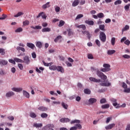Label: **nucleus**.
Returning <instances> with one entry per match:
<instances>
[{
	"instance_id": "nucleus-1",
	"label": "nucleus",
	"mask_w": 130,
	"mask_h": 130,
	"mask_svg": "<svg viewBox=\"0 0 130 130\" xmlns=\"http://www.w3.org/2000/svg\"><path fill=\"white\" fill-rule=\"evenodd\" d=\"M90 70L92 71V72H93V71H96V74L98 77H99V78H101V79H102V80H103L104 82L107 80V76L100 71L99 69H96L93 67H91Z\"/></svg>"
},
{
	"instance_id": "nucleus-2",
	"label": "nucleus",
	"mask_w": 130,
	"mask_h": 130,
	"mask_svg": "<svg viewBox=\"0 0 130 130\" xmlns=\"http://www.w3.org/2000/svg\"><path fill=\"white\" fill-rule=\"evenodd\" d=\"M103 67L104 68L101 69V72H103V73H107V72H109L111 70L109 64L105 63L103 64Z\"/></svg>"
},
{
	"instance_id": "nucleus-3",
	"label": "nucleus",
	"mask_w": 130,
	"mask_h": 130,
	"mask_svg": "<svg viewBox=\"0 0 130 130\" xmlns=\"http://www.w3.org/2000/svg\"><path fill=\"white\" fill-rule=\"evenodd\" d=\"M99 38L102 42H105L106 41V35L104 32L100 31Z\"/></svg>"
},
{
	"instance_id": "nucleus-4",
	"label": "nucleus",
	"mask_w": 130,
	"mask_h": 130,
	"mask_svg": "<svg viewBox=\"0 0 130 130\" xmlns=\"http://www.w3.org/2000/svg\"><path fill=\"white\" fill-rule=\"evenodd\" d=\"M110 101L112 103L113 105L114 106V107H117L118 106V105H120L119 104L117 103V100L114 99V98H111Z\"/></svg>"
},
{
	"instance_id": "nucleus-5",
	"label": "nucleus",
	"mask_w": 130,
	"mask_h": 130,
	"mask_svg": "<svg viewBox=\"0 0 130 130\" xmlns=\"http://www.w3.org/2000/svg\"><path fill=\"white\" fill-rule=\"evenodd\" d=\"M54 127V125L53 124H49L48 125H46L44 127H43V129L44 130H49V129H52Z\"/></svg>"
},
{
	"instance_id": "nucleus-6",
	"label": "nucleus",
	"mask_w": 130,
	"mask_h": 130,
	"mask_svg": "<svg viewBox=\"0 0 130 130\" xmlns=\"http://www.w3.org/2000/svg\"><path fill=\"white\" fill-rule=\"evenodd\" d=\"M23 62H24V63L25 64H30V59L29 58V56H25L23 57Z\"/></svg>"
},
{
	"instance_id": "nucleus-7",
	"label": "nucleus",
	"mask_w": 130,
	"mask_h": 130,
	"mask_svg": "<svg viewBox=\"0 0 130 130\" xmlns=\"http://www.w3.org/2000/svg\"><path fill=\"white\" fill-rule=\"evenodd\" d=\"M96 102H97V99L95 98H92L89 99L88 100L89 104H90V105L94 104V103H96Z\"/></svg>"
},
{
	"instance_id": "nucleus-8",
	"label": "nucleus",
	"mask_w": 130,
	"mask_h": 130,
	"mask_svg": "<svg viewBox=\"0 0 130 130\" xmlns=\"http://www.w3.org/2000/svg\"><path fill=\"white\" fill-rule=\"evenodd\" d=\"M89 80H90L91 82H93L94 83H100V82H101V79H97L94 77H90Z\"/></svg>"
},
{
	"instance_id": "nucleus-9",
	"label": "nucleus",
	"mask_w": 130,
	"mask_h": 130,
	"mask_svg": "<svg viewBox=\"0 0 130 130\" xmlns=\"http://www.w3.org/2000/svg\"><path fill=\"white\" fill-rule=\"evenodd\" d=\"M100 85L103 87H109V86H111V83L110 82H101Z\"/></svg>"
},
{
	"instance_id": "nucleus-10",
	"label": "nucleus",
	"mask_w": 130,
	"mask_h": 130,
	"mask_svg": "<svg viewBox=\"0 0 130 130\" xmlns=\"http://www.w3.org/2000/svg\"><path fill=\"white\" fill-rule=\"evenodd\" d=\"M59 121L62 123L70 122V121H71V119L68 118H62L59 120Z\"/></svg>"
},
{
	"instance_id": "nucleus-11",
	"label": "nucleus",
	"mask_w": 130,
	"mask_h": 130,
	"mask_svg": "<svg viewBox=\"0 0 130 130\" xmlns=\"http://www.w3.org/2000/svg\"><path fill=\"white\" fill-rule=\"evenodd\" d=\"M82 33H83L84 35H86L87 38H88L89 39L91 38V35L90 34V32H89V31H82Z\"/></svg>"
},
{
	"instance_id": "nucleus-12",
	"label": "nucleus",
	"mask_w": 130,
	"mask_h": 130,
	"mask_svg": "<svg viewBox=\"0 0 130 130\" xmlns=\"http://www.w3.org/2000/svg\"><path fill=\"white\" fill-rule=\"evenodd\" d=\"M26 46L27 47L31 48V49H34V48H36L35 45L32 43H27Z\"/></svg>"
},
{
	"instance_id": "nucleus-13",
	"label": "nucleus",
	"mask_w": 130,
	"mask_h": 130,
	"mask_svg": "<svg viewBox=\"0 0 130 130\" xmlns=\"http://www.w3.org/2000/svg\"><path fill=\"white\" fill-rule=\"evenodd\" d=\"M8 64V60H0V65L1 67H4V66H7Z\"/></svg>"
},
{
	"instance_id": "nucleus-14",
	"label": "nucleus",
	"mask_w": 130,
	"mask_h": 130,
	"mask_svg": "<svg viewBox=\"0 0 130 130\" xmlns=\"http://www.w3.org/2000/svg\"><path fill=\"white\" fill-rule=\"evenodd\" d=\"M40 17H42V19H46L47 16L45 14H44V12H41L39 14V15L37 16V18H39Z\"/></svg>"
},
{
	"instance_id": "nucleus-15",
	"label": "nucleus",
	"mask_w": 130,
	"mask_h": 130,
	"mask_svg": "<svg viewBox=\"0 0 130 130\" xmlns=\"http://www.w3.org/2000/svg\"><path fill=\"white\" fill-rule=\"evenodd\" d=\"M114 126H115V123H112L106 126L105 128L106 129H111L113 127H114Z\"/></svg>"
},
{
	"instance_id": "nucleus-16",
	"label": "nucleus",
	"mask_w": 130,
	"mask_h": 130,
	"mask_svg": "<svg viewBox=\"0 0 130 130\" xmlns=\"http://www.w3.org/2000/svg\"><path fill=\"white\" fill-rule=\"evenodd\" d=\"M23 95L24 97H26V98H30V94H29V92H27L26 90H23Z\"/></svg>"
},
{
	"instance_id": "nucleus-17",
	"label": "nucleus",
	"mask_w": 130,
	"mask_h": 130,
	"mask_svg": "<svg viewBox=\"0 0 130 130\" xmlns=\"http://www.w3.org/2000/svg\"><path fill=\"white\" fill-rule=\"evenodd\" d=\"M57 71L62 73H64V69H63V68L61 66H57Z\"/></svg>"
},
{
	"instance_id": "nucleus-18",
	"label": "nucleus",
	"mask_w": 130,
	"mask_h": 130,
	"mask_svg": "<svg viewBox=\"0 0 130 130\" xmlns=\"http://www.w3.org/2000/svg\"><path fill=\"white\" fill-rule=\"evenodd\" d=\"M12 91H14V92H21V91H23V88H16L13 87L12 88Z\"/></svg>"
},
{
	"instance_id": "nucleus-19",
	"label": "nucleus",
	"mask_w": 130,
	"mask_h": 130,
	"mask_svg": "<svg viewBox=\"0 0 130 130\" xmlns=\"http://www.w3.org/2000/svg\"><path fill=\"white\" fill-rule=\"evenodd\" d=\"M85 24H87V25H89V26H93L94 25V21L93 20H85Z\"/></svg>"
},
{
	"instance_id": "nucleus-20",
	"label": "nucleus",
	"mask_w": 130,
	"mask_h": 130,
	"mask_svg": "<svg viewBox=\"0 0 130 130\" xmlns=\"http://www.w3.org/2000/svg\"><path fill=\"white\" fill-rule=\"evenodd\" d=\"M15 95V93L13 91H9L7 92L6 96V97H11V96H14Z\"/></svg>"
},
{
	"instance_id": "nucleus-21",
	"label": "nucleus",
	"mask_w": 130,
	"mask_h": 130,
	"mask_svg": "<svg viewBox=\"0 0 130 130\" xmlns=\"http://www.w3.org/2000/svg\"><path fill=\"white\" fill-rule=\"evenodd\" d=\"M43 45V44L40 41L37 42V43H36L37 47H38V48H39L40 49V48H42Z\"/></svg>"
},
{
	"instance_id": "nucleus-22",
	"label": "nucleus",
	"mask_w": 130,
	"mask_h": 130,
	"mask_svg": "<svg viewBox=\"0 0 130 130\" xmlns=\"http://www.w3.org/2000/svg\"><path fill=\"white\" fill-rule=\"evenodd\" d=\"M83 91L85 94H87V95H90V94H91V90H90L89 88L84 89Z\"/></svg>"
},
{
	"instance_id": "nucleus-23",
	"label": "nucleus",
	"mask_w": 130,
	"mask_h": 130,
	"mask_svg": "<svg viewBox=\"0 0 130 130\" xmlns=\"http://www.w3.org/2000/svg\"><path fill=\"white\" fill-rule=\"evenodd\" d=\"M29 116L31 118H36V117H37V115H36V114L32 112L29 113Z\"/></svg>"
},
{
	"instance_id": "nucleus-24",
	"label": "nucleus",
	"mask_w": 130,
	"mask_h": 130,
	"mask_svg": "<svg viewBox=\"0 0 130 130\" xmlns=\"http://www.w3.org/2000/svg\"><path fill=\"white\" fill-rule=\"evenodd\" d=\"M79 3H80V1H79V0H75L72 3V7H77V6L79 5Z\"/></svg>"
},
{
	"instance_id": "nucleus-25",
	"label": "nucleus",
	"mask_w": 130,
	"mask_h": 130,
	"mask_svg": "<svg viewBox=\"0 0 130 130\" xmlns=\"http://www.w3.org/2000/svg\"><path fill=\"white\" fill-rule=\"evenodd\" d=\"M51 29L49 27L44 28L42 29V32H50Z\"/></svg>"
},
{
	"instance_id": "nucleus-26",
	"label": "nucleus",
	"mask_w": 130,
	"mask_h": 130,
	"mask_svg": "<svg viewBox=\"0 0 130 130\" xmlns=\"http://www.w3.org/2000/svg\"><path fill=\"white\" fill-rule=\"evenodd\" d=\"M42 125H43L42 123H35L34 124V127H37V128H38V127H42Z\"/></svg>"
},
{
	"instance_id": "nucleus-27",
	"label": "nucleus",
	"mask_w": 130,
	"mask_h": 130,
	"mask_svg": "<svg viewBox=\"0 0 130 130\" xmlns=\"http://www.w3.org/2000/svg\"><path fill=\"white\" fill-rule=\"evenodd\" d=\"M39 110H40V111H47V108L45 107H40L38 108Z\"/></svg>"
},
{
	"instance_id": "nucleus-28",
	"label": "nucleus",
	"mask_w": 130,
	"mask_h": 130,
	"mask_svg": "<svg viewBox=\"0 0 130 130\" xmlns=\"http://www.w3.org/2000/svg\"><path fill=\"white\" fill-rule=\"evenodd\" d=\"M50 3L47 2L46 4L42 6L43 9H47V8H50V5H49Z\"/></svg>"
},
{
	"instance_id": "nucleus-29",
	"label": "nucleus",
	"mask_w": 130,
	"mask_h": 130,
	"mask_svg": "<svg viewBox=\"0 0 130 130\" xmlns=\"http://www.w3.org/2000/svg\"><path fill=\"white\" fill-rule=\"evenodd\" d=\"M67 32H68L69 36H72L74 34V32H73V29L69 28L67 29Z\"/></svg>"
},
{
	"instance_id": "nucleus-30",
	"label": "nucleus",
	"mask_w": 130,
	"mask_h": 130,
	"mask_svg": "<svg viewBox=\"0 0 130 130\" xmlns=\"http://www.w3.org/2000/svg\"><path fill=\"white\" fill-rule=\"evenodd\" d=\"M107 53L109 55H111V54H113L115 53V50H108Z\"/></svg>"
},
{
	"instance_id": "nucleus-31",
	"label": "nucleus",
	"mask_w": 130,
	"mask_h": 130,
	"mask_svg": "<svg viewBox=\"0 0 130 130\" xmlns=\"http://www.w3.org/2000/svg\"><path fill=\"white\" fill-rule=\"evenodd\" d=\"M101 107L102 109H107V108H109L110 106H109V104H107L103 105Z\"/></svg>"
},
{
	"instance_id": "nucleus-32",
	"label": "nucleus",
	"mask_w": 130,
	"mask_h": 130,
	"mask_svg": "<svg viewBox=\"0 0 130 130\" xmlns=\"http://www.w3.org/2000/svg\"><path fill=\"white\" fill-rule=\"evenodd\" d=\"M49 70H53V71H56L57 70V66L53 65L49 67Z\"/></svg>"
},
{
	"instance_id": "nucleus-33",
	"label": "nucleus",
	"mask_w": 130,
	"mask_h": 130,
	"mask_svg": "<svg viewBox=\"0 0 130 130\" xmlns=\"http://www.w3.org/2000/svg\"><path fill=\"white\" fill-rule=\"evenodd\" d=\"M22 15H24V13L22 12H18L16 15H14L15 18H18V17H20L21 16H22Z\"/></svg>"
},
{
	"instance_id": "nucleus-34",
	"label": "nucleus",
	"mask_w": 130,
	"mask_h": 130,
	"mask_svg": "<svg viewBox=\"0 0 130 130\" xmlns=\"http://www.w3.org/2000/svg\"><path fill=\"white\" fill-rule=\"evenodd\" d=\"M15 61H16V62H21L23 63V60L22 59H20L19 58H14Z\"/></svg>"
},
{
	"instance_id": "nucleus-35",
	"label": "nucleus",
	"mask_w": 130,
	"mask_h": 130,
	"mask_svg": "<svg viewBox=\"0 0 130 130\" xmlns=\"http://www.w3.org/2000/svg\"><path fill=\"white\" fill-rule=\"evenodd\" d=\"M126 106V104L125 103H124L123 104H122L121 106H117V107H116V108L117 109H118V108H120V107H121L122 108H124Z\"/></svg>"
},
{
	"instance_id": "nucleus-36",
	"label": "nucleus",
	"mask_w": 130,
	"mask_h": 130,
	"mask_svg": "<svg viewBox=\"0 0 130 130\" xmlns=\"http://www.w3.org/2000/svg\"><path fill=\"white\" fill-rule=\"evenodd\" d=\"M43 63L45 67H50V66H51L52 64V62L47 63L45 62V61H44V60H43Z\"/></svg>"
},
{
	"instance_id": "nucleus-37",
	"label": "nucleus",
	"mask_w": 130,
	"mask_h": 130,
	"mask_svg": "<svg viewBox=\"0 0 130 130\" xmlns=\"http://www.w3.org/2000/svg\"><path fill=\"white\" fill-rule=\"evenodd\" d=\"M48 116V115L45 113H43L41 114V117H42V118H46Z\"/></svg>"
},
{
	"instance_id": "nucleus-38",
	"label": "nucleus",
	"mask_w": 130,
	"mask_h": 130,
	"mask_svg": "<svg viewBox=\"0 0 130 130\" xmlns=\"http://www.w3.org/2000/svg\"><path fill=\"white\" fill-rule=\"evenodd\" d=\"M77 28H82L83 30H86V25L84 24H81L77 26Z\"/></svg>"
},
{
	"instance_id": "nucleus-39",
	"label": "nucleus",
	"mask_w": 130,
	"mask_h": 130,
	"mask_svg": "<svg viewBox=\"0 0 130 130\" xmlns=\"http://www.w3.org/2000/svg\"><path fill=\"white\" fill-rule=\"evenodd\" d=\"M98 18H99L100 19H102V18H104V14L103 13H100L98 14Z\"/></svg>"
},
{
	"instance_id": "nucleus-40",
	"label": "nucleus",
	"mask_w": 130,
	"mask_h": 130,
	"mask_svg": "<svg viewBox=\"0 0 130 130\" xmlns=\"http://www.w3.org/2000/svg\"><path fill=\"white\" fill-rule=\"evenodd\" d=\"M61 106H62V107L64 109H68V107H69V106L65 104L63 102L61 103Z\"/></svg>"
},
{
	"instance_id": "nucleus-41",
	"label": "nucleus",
	"mask_w": 130,
	"mask_h": 130,
	"mask_svg": "<svg viewBox=\"0 0 130 130\" xmlns=\"http://www.w3.org/2000/svg\"><path fill=\"white\" fill-rule=\"evenodd\" d=\"M99 28L100 30H102V31H105V29H104V28H105V25L104 24L100 25Z\"/></svg>"
},
{
	"instance_id": "nucleus-42",
	"label": "nucleus",
	"mask_w": 130,
	"mask_h": 130,
	"mask_svg": "<svg viewBox=\"0 0 130 130\" xmlns=\"http://www.w3.org/2000/svg\"><path fill=\"white\" fill-rule=\"evenodd\" d=\"M84 17L83 14H78L75 18V20H79V19H81Z\"/></svg>"
},
{
	"instance_id": "nucleus-43",
	"label": "nucleus",
	"mask_w": 130,
	"mask_h": 130,
	"mask_svg": "<svg viewBox=\"0 0 130 130\" xmlns=\"http://www.w3.org/2000/svg\"><path fill=\"white\" fill-rule=\"evenodd\" d=\"M122 3L121 0H117L114 2L115 6H117V5H120Z\"/></svg>"
},
{
	"instance_id": "nucleus-44",
	"label": "nucleus",
	"mask_w": 130,
	"mask_h": 130,
	"mask_svg": "<svg viewBox=\"0 0 130 130\" xmlns=\"http://www.w3.org/2000/svg\"><path fill=\"white\" fill-rule=\"evenodd\" d=\"M129 29V26L126 25L125 27L122 29V32H124V31H126Z\"/></svg>"
},
{
	"instance_id": "nucleus-45",
	"label": "nucleus",
	"mask_w": 130,
	"mask_h": 130,
	"mask_svg": "<svg viewBox=\"0 0 130 130\" xmlns=\"http://www.w3.org/2000/svg\"><path fill=\"white\" fill-rule=\"evenodd\" d=\"M64 25V21L63 20H60L58 24V27H62Z\"/></svg>"
},
{
	"instance_id": "nucleus-46",
	"label": "nucleus",
	"mask_w": 130,
	"mask_h": 130,
	"mask_svg": "<svg viewBox=\"0 0 130 130\" xmlns=\"http://www.w3.org/2000/svg\"><path fill=\"white\" fill-rule=\"evenodd\" d=\"M106 102H107L106 99L105 98H103L100 100L101 104H104V103H106Z\"/></svg>"
},
{
	"instance_id": "nucleus-47",
	"label": "nucleus",
	"mask_w": 130,
	"mask_h": 130,
	"mask_svg": "<svg viewBox=\"0 0 130 130\" xmlns=\"http://www.w3.org/2000/svg\"><path fill=\"white\" fill-rule=\"evenodd\" d=\"M22 31H23V28H22V27H19L15 30L16 33H20V32H22Z\"/></svg>"
},
{
	"instance_id": "nucleus-48",
	"label": "nucleus",
	"mask_w": 130,
	"mask_h": 130,
	"mask_svg": "<svg viewBox=\"0 0 130 130\" xmlns=\"http://www.w3.org/2000/svg\"><path fill=\"white\" fill-rule=\"evenodd\" d=\"M74 123H80V120H74L71 122V124H73Z\"/></svg>"
},
{
	"instance_id": "nucleus-49",
	"label": "nucleus",
	"mask_w": 130,
	"mask_h": 130,
	"mask_svg": "<svg viewBox=\"0 0 130 130\" xmlns=\"http://www.w3.org/2000/svg\"><path fill=\"white\" fill-rule=\"evenodd\" d=\"M23 24L24 26H28V25L30 24V21H29L28 20H25L23 22Z\"/></svg>"
},
{
	"instance_id": "nucleus-50",
	"label": "nucleus",
	"mask_w": 130,
	"mask_h": 130,
	"mask_svg": "<svg viewBox=\"0 0 130 130\" xmlns=\"http://www.w3.org/2000/svg\"><path fill=\"white\" fill-rule=\"evenodd\" d=\"M111 42L112 45H114L115 44V38L114 37L112 38L111 40Z\"/></svg>"
},
{
	"instance_id": "nucleus-51",
	"label": "nucleus",
	"mask_w": 130,
	"mask_h": 130,
	"mask_svg": "<svg viewBox=\"0 0 130 130\" xmlns=\"http://www.w3.org/2000/svg\"><path fill=\"white\" fill-rule=\"evenodd\" d=\"M95 43L96 45L99 46V47H100V46H101V43L100 42V41H99V40H96Z\"/></svg>"
},
{
	"instance_id": "nucleus-52",
	"label": "nucleus",
	"mask_w": 130,
	"mask_h": 130,
	"mask_svg": "<svg viewBox=\"0 0 130 130\" xmlns=\"http://www.w3.org/2000/svg\"><path fill=\"white\" fill-rule=\"evenodd\" d=\"M75 126H76L77 129H81L82 128V125H81V124H75Z\"/></svg>"
},
{
	"instance_id": "nucleus-53",
	"label": "nucleus",
	"mask_w": 130,
	"mask_h": 130,
	"mask_svg": "<svg viewBox=\"0 0 130 130\" xmlns=\"http://www.w3.org/2000/svg\"><path fill=\"white\" fill-rule=\"evenodd\" d=\"M122 87V88H123V89H124V90H125V89L127 88V85H126V84L125 83L123 82Z\"/></svg>"
},
{
	"instance_id": "nucleus-54",
	"label": "nucleus",
	"mask_w": 130,
	"mask_h": 130,
	"mask_svg": "<svg viewBox=\"0 0 130 130\" xmlns=\"http://www.w3.org/2000/svg\"><path fill=\"white\" fill-rule=\"evenodd\" d=\"M55 11L56 13H58V12L60 11V8H59V7L58 6H56L55 8Z\"/></svg>"
},
{
	"instance_id": "nucleus-55",
	"label": "nucleus",
	"mask_w": 130,
	"mask_h": 130,
	"mask_svg": "<svg viewBox=\"0 0 130 130\" xmlns=\"http://www.w3.org/2000/svg\"><path fill=\"white\" fill-rule=\"evenodd\" d=\"M0 53L2 55H5V50L4 49L0 48Z\"/></svg>"
},
{
	"instance_id": "nucleus-56",
	"label": "nucleus",
	"mask_w": 130,
	"mask_h": 130,
	"mask_svg": "<svg viewBox=\"0 0 130 130\" xmlns=\"http://www.w3.org/2000/svg\"><path fill=\"white\" fill-rule=\"evenodd\" d=\"M122 57L124 58H126L127 59H128V58H130V56L127 54H125L122 55Z\"/></svg>"
},
{
	"instance_id": "nucleus-57",
	"label": "nucleus",
	"mask_w": 130,
	"mask_h": 130,
	"mask_svg": "<svg viewBox=\"0 0 130 130\" xmlns=\"http://www.w3.org/2000/svg\"><path fill=\"white\" fill-rule=\"evenodd\" d=\"M9 62L11 63H13V64H16V61L15 60H13L12 59H10L9 60Z\"/></svg>"
},
{
	"instance_id": "nucleus-58",
	"label": "nucleus",
	"mask_w": 130,
	"mask_h": 130,
	"mask_svg": "<svg viewBox=\"0 0 130 130\" xmlns=\"http://www.w3.org/2000/svg\"><path fill=\"white\" fill-rule=\"evenodd\" d=\"M18 67L19 69H20L21 71L23 70V64H22L21 63H18Z\"/></svg>"
},
{
	"instance_id": "nucleus-59",
	"label": "nucleus",
	"mask_w": 130,
	"mask_h": 130,
	"mask_svg": "<svg viewBox=\"0 0 130 130\" xmlns=\"http://www.w3.org/2000/svg\"><path fill=\"white\" fill-rule=\"evenodd\" d=\"M124 93H130V87L124 90Z\"/></svg>"
},
{
	"instance_id": "nucleus-60",
	"label": "nucleus",
	"mask_w": 130,
	"mask_h": 130,
	"mask_svg": "<svg viewBox=\"0 0 130 130\" xmlns=\"http://www.w3.org/2000/svg\"><path fill=\"white\" fill-rule=\"evenodd\" d=\"M31 56L32 58H36V53H35V52H34L31 53Z\"/></svg>"
},
{
	"instance_id": "nucleus-61",
	"label": "nucleus",
	"mask_w": 130,
	"mask_h": 130,
	"mask_svg": "<svg viewBox=\"0 0 130 130\" xmlns=\"http://www.w3.org/2000/svg\"><path fill=\"white\" fill-rule=\"evenodd\" d=\"M125 44H126V45H129L130 44V41L128 40H126V41L124 42Z\"/></svg>"
},
{
	"instance_id": "nucleus-62",
	"label": "nucleus",
	"mask_w": 130,
	"mask_h": 130,
	"mask_svg": "<svg viewBox=\"0 0 130 130\" xmlns=\"http://www.w3.org/2000/svg\"><path fill=\"white\" fill-rule=\"evenodd\" d=\"M130 4H127V5L125 6L124 9L125 10H128L129 9Z\"/></svg>"
},
{
	"instance_id": "nucleus-63",
	"label": "nucleus",
	"mask_w": 130,
	"mask_h": 130,
	"mask_svg": "<svg viewBox=\"0 0 130 130\" xmlns=\"http://www.w3.org/2000/svg\"><path fill=\"white\" fill-rule=\"evenodd\" d=\"M77 129H78L77 128V127L76 125L75 126H73L70 128V130H77Z\"/></svg>"
},
{
	"instance_id": "nucleus-64",
	"label": "nucleus",
	"mask_w": 130,
	"mask_h": 130,
	"mask_svg": "<svg viewBox=\"0 0 130 130\" xmlns=\"http://www.w3.org/2000/svg\"><path fill=\"white\" fill-rule=\"evenodd\" d=\"M125 130H130V124H128L126 125Z\"/></svg>"
}]
</instances>
